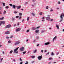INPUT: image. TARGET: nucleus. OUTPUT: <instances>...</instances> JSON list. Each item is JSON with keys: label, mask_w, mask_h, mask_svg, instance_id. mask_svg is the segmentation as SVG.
Segmentation results:
<instances>
[{"label": "nucleus", "mask_w": 64, "mask_h": 64, "mask_svg": "<svg viewBox=\"0 0 64 64\" xmlns=\"http://www.w3.org/2000/svg\"><path fill=\"white\" fill-rule=\"evenodd\" d=\"M11 26L10 24H9L7 26H6V28H10Z\"/></svg>", "instance_id": "obj_1"}, {"label": "nucleus", "mask_w": 64, "mask_h": 64, "mask_svg": "<svg viewBox=\"0 0 64 64\" xmlns=\"http://www.w3.org/2000/svg\"><path fill=\"white\" fill-rule=\"evenodd\" d=\"M42 56H40L38 57V59L39 60H41V59L42 58Z\"/></svg>", "instance_id": "obj_2"}, {"label": "nucleus", "mask_w": 64, "mask_h": 64, "mask_svg": "<svg viewBox=\"0 0 64 64\" xmlns=\"http://www.w3.org/2000/svg\"><path fill=\"white\" fill-rule=\"evenodd\" d=\"M21 29L20 28H19L16 30V32H19V31H21Z\"/></svg>", "instance_id": "obj_3"}, {"label": "nucleus", "mask_w": 64, "mask_h": 64, "mask_svg": "<svg viewBox=\"0 0 64 64\" xmlns=\"http://www.w3.org/2000/svg\"><path fill=\"white\" fill-rule=\"evenodd\" d=\"M57 38V36H56L53 39V42H54L55 40H56V39Z\"/></svg>", "instance_id": "obj_4"}, {"label": "nucleus", "mask_w": 64, "mask_h": 64, "mask_svg": "<svg viewBox=\"0 0 64 64\" xmlns=\"http://www.w3.org/2000/svg\"><path fill=\"white\" fill-rule=\"evenodd\" d=\"M0 23H1L2 25V24H5V22L4 21H1L0 22Z\"/></svg>", "instance_id": "obj_5"}, {"label": "nucleus", "mask_w": 64, "mask_h": 64, "mask_svg": "<svg viewBox=\"0 0 64 64\" xmlns=\"http://www.w3.org/2000/svg\"><path fill=\"white\" fill-rule=\"evenodd\" d=\"M61 20L60 21H59V22H61L62 21V22L63 21V17H62V16H61Z\"/></svg>", "instance_id": "obj_6"}, {"label": "nucleus", "mask_w": 64, "mask_h": 64, "mask_svg": "<svg viewBox=\"0 0 64 64\" xmlns=\"http://www.w3.org/2000/svg\"><path fill=\"white\" fill-rule=\"evenodd\" d=\"M19 47H18L16 49H15V50H14V52H17V50H18V49H19Z\"/></svg>", "instance_id": "obj_7"}, {"label": "nucleus", "mask_w": 64, "mask_h": 64, "mask_svg": "<svg viewBox=\"0 0 64 64\" xmlns=\"http://www.w3.org/2000/svg\"><path fill=\"white\" fill-rule=\"evenodd\" d=\"M24 48L22 47V48H20V50L22 51H24Z\"/></svg>", "instance_id": "obj_8"}, {"label": "nucleus", "mask_w": 64, "mask_h": 64, "mask_svg": "<svg viewBox=\"0 0 64 64\" xmlns=\"http://www.w3.org/2000/svg\"><path fill=\"white\" fill-rule=\"evenodd\" d=\"M36 33H39V30H36Z\"/></svg>", "instance_id": "obj_9"}, {"label": "nucleus", "mask_w": 64, "mask_h": 64, "mask_svg": "<svg viewBox=\"0 0 64 64\" xmlns=\"http://www.w3.org/2000/svg\"><path fill=\"white\" fill-rule=\"evenodd\" d=\"M10 33V32H8L6 33V34H7V35L8 34H9Z\"/></svg>", "instance_id": "obj_10"}, {"label": "nucleus", "mask_w": 64, "mask_h": 64, "mask_svg": "<svg viewBox=\"0 0 64 64\" xmlns=\"http://www.w3.org/2000/svg\"><path fill=\"white\" fill-rule=\"evenodd\" d=\"M50 44V43L49 42H48L47 43H45L44 45H49Z\"/></svg>", "instance_id": "obj_11"}, {"label": "nucleus", "mask_w": 64, "mask_h": 64, "mask_svg": "<svg viewBox=\"0 0 64 64\" xmlns=\"http://www.w3.org/2000/svg\"><path fill=\"white\" fill-rule=\"evenodd\" d=\"M20 43V42H18L16 43L15 44V45H17L18 44H19Z\"/></svg>", "instance_id": "obj_12"}, {"label": "nucleus", "mask_w": 64, "mask_h": 64, "mask_svg": "<svg viewBox=\"0 0 64 64\" xmlns=\"http://www.w3.org/2000/svg\"><path fill=\"white\" fill-rule=\"evenodd\" d=\"M46 19H47V20H49L50 19V18L49 17H48L46 18Z\"/></svg>", "instance_id": "obj_13"}, {"label": "nucleus", "mask_w": 64, "mask_h": 64, "mask_svg": "<svg viewBox=\"0 0 64 64\" xmlns=\"http://www.w3.org/2000/svg\"><path fill=\"white\" fill-rule=\"evenodd\" d=\"M58 26H59V25H56V27H57L58 29H58H59V27Z\"/></svg>", "instance_id": "obj_14"}, {"label": "nucleus", "mask_w": 64, "mask_h": 64, "mask_svg": "<svg viewBox=\"0 0 64 64\" xmlns=\"http://www.w3.org/2000/svg\"><path fill=\"white\" fill-rule=\"evenodd\" d=\"M16 8V6H15V5H13L12 7V8L13 9H15Z\"/></svg>", "instance_id": "obj_15"}, {"label": "nucleus", "mask_w": 64, "mask_h": 64, "mask_svg": "<svg viewBox=\"0 0 64 64\" xmlns=\"http://www.w3.org/2000/svg\"><path fill=\"white\" fill-rule=\"evenodd\" d=\"M63 14H62L60 16V17L61 18V16H62V17H64V14L63 15Z\"/></svg>", "instance_id": "obj_16"}, {"label": "nucleus", "mask_w": 64, "mask_h": 64, "mask_svg": "<svg viewBox=\"0 0 64 64\" xmlns=\"http://www.w3.org/2000/svg\"><path fill=\"white\" fill-rule=\"evenodd\" d=\"M20 16H22V13H20L19 14Z\"/></svg>", "instance_id": "obj_17"}, {"label": "nucleus", "mask_w": 64, "mask_h": 64, "mask_svg": "<svg viewBox=\"0 0 64 64\" xmlns=\"http://www.w3.org/2000/svg\"><path fill=\"white\" fill-rule=\"evenodd\" d=\"M3 6L4 7H5V5H6V4H5V3H3Z\"/></svg>", "instance_id": "obj_18"}, {"label": "nucleus", "mask_w": 64, "mask_h": 64, "mask_svg": "<svg viewBox=\"0 0 64 64\" xmlns=\"http://www.w3.org/2000/svg\"><path fill=\"white\" fill-rule=\"evenodd\" d=\"M36 29V28H32V30H35Z\"/></svg>", "instance_id": "obj_19"}, {"label": "nucleus", "mask_w": 64, "mask_h": 64, "mask_svg": "<svg viewBox=\"0 0 64 64\" xmlns=\"http://www.w3.org/2000/svg\"><path fill=\"white\" fill-rule=\"evenodd\" d=\"M13 50H11L10 51V54H11L12 53H13Z\"/></svg>", "instance_id": "obj_20"}, {"label": "nucleus", "mask_w": 64, "mask_h": 64, "mask_svg": "<svg viewBox=\"0 0 64 64\" xmlns=\"http://www.w3.org/2000/svg\"><path fill=\"white\" fill-rule=\"evenodd\" d=\"M21 8V6H18V9H20Z\"/></svg>", "instance_id": "obj_21"}, {"label": "nucleus", "mask_w": 64, "mask_h": 64, "mask_svg": "<svg viewBox=\"0 0 64 64\" xmlns=\"http://www.w3.org/2000/svg\"><path fill=\"white\" fill-rule=\"evenodd\" d=\"M4 19V17L2 18H0V20H2Z\"/></svg>", "instance_id": "obj_22"}, {"label": "nucleus", "mask_w": 64, "mask_h": 64, "mask_svg": "<svg viewBox=\"0 0 64 64\" xmlns=\"http://www.w3.org/2000/svg\"><path fill=\"white\" fill-rule=\"evenodd\" d=\"M22 53L23 54H25L26 53V51H25L24 52H23Z\"/></svg>", "instance_id": "obj_23"}, {"label": "nucleus", "mask_w": 64, "mask_h": 64, "mask_svg": "<svg viewBox=\"0 0 64 64\" xmlns=\"http://www.w3.org/2000/svg\"><path fill=\"white\" fill-rule=\"evenodd\" d=\"M6 13V11H4V14H5Z\"/></svg>", "instance_id": "obj_24"}, {"label": "nucleus", "mask_w": 64, "mask_h": 64, "mask_svg": "<svg viewBox=\"0 0 64 64\" xmlns=\"http://www.w3.org/2000/svg\"><path fill=\"white\" fill-rule=\"evenodd\" d=\"M51 55L52 56H54V53H53V52H52V54Z\"/></svg>", "instance_id": "obj_25"}, {"label": "nucleus", "mask_w": 64, "mask_h": 64, "mask_svg": "<svg viewBox=\"0 0 64 64\" xmlns=\"http://www.w3.org/2000/svg\"><path fill=\"white\" fill-rule=\"evenodd\" d=\"M50 11L51 12H53V9L52 8L50 10Z\"/></svg>", "instance_id": "obj_26"}, {"label": "nucleus", "mask_w": 64, "mask_h": 64, "mask_svg": "<svg viewBox=\"0 0 64 64\" xmlns=\"http://www.w3.org/2000/svg\"><path fill=\"white\" fill-rule=\"evenodd\" d=\"M32 15H33V16H35V14H32Z\"/></svg>", "instance_id": "obj_27"}, {"label": "nucleus", "mask_w": 64, "mask_h": 64, "mask_svg": "<svg viewBox=\"0 0 64 64\" xmlns=\"http://www.w3.org/2000/svg\"><path fill=\"white\" fill-rule=\"evenodd\" d=\"M17 13H18V12H16V11H15L14 12V13L15 14H17Z\"/></svg>", "instance_id": "obj_28"}, {"label": "nucleus", "mask_w": 64, "mask_h": 64, "mask_svg": "<svg viewBox=\"0 0 64 64\" xmlns=\"http://www.w3.org/2000/svg\"><path fill=\"white\" fill-rule=\"evenodd\" d=\"M3 58L1 59V61H0V62H2V60H3Z\"/></svg>", "instance_id": "obj_29"}, {"label": "nucleus", "mask_w": 64, "mask_h": 64, "mask_svg": "<svg viewBox=\"0 0 64 64\" xmlns=\"http://www.w3.org/2000/svg\"><path fill=\"white\" fill-rule=\"evenodd\" d=\"M12 21H14L15 20V18H12Z\"/></svg>", "instance_id": "obj_30"}, {"label": "nucleus", "mask_w": 64, "mask_h": 64, "mask_svg": "<svg viewBox=\"0 0 64 64\" xmlns=\"http://www.w3.org/2000/svg\"><path fill=\"white\" fill-rule=\"evenodd\" d=\"M36 52H37V50H36L34 52V53H36Z\"/></svg>", "instance_id": "obj_31"}, {"label": "nucleus", "mask_w": 64, "mask_h": 64, "mask_svg": "<svg viewBox=\"0 0 64 64\" xmlns=\"http://www.w3.org/2000/svg\"><path fill=\"white\" fill-rule=\"evenodd\" d=\"M27 21H29V18L28 17L27 19Z\"/></svg>", "instance_id": "obj_32"}, {"label": "nucleus", "mask_w": 64, "mask_h": 64, "mask_svg": "<svg viewBox=\"0 0 64 64\" xmlns=\"http://www.w3.org/2000/svg\"><path fill=\"white\" fill-rule=\"evenodd\" d=\"M49 60H52V58H49Z\"/></svg>", "instance_id": "obj_33"}, {"label": "nucleus", "mask_w": 64, "mask_h": 64, "mask_svg": "<svg viewBox=\"0 0 64 64\" xmlns=\"http://www.w3.org/2000/svg\"><path fill=\"white\" fill-rule=\"evenodd\" d=\"M35 57V56H32V59H33V58H34Z\"/></svg>", "instance_id": "obj_34"}, {"label": "nucleus", "mask_w": 64, "mask_h": 64, "mask_svg": "<svg viewBox=\"0 0 64 64\" xmlns=\"http://www.w3.org/2000/svg\"><path fill=\"white\" fill-rule=\"evenodd\" d=\"M40 15H42V12H40Z\"/></svg>", "instance_id": "obj_35"}, {"label": "nucleus", "mask_w": 64, "mask_h": 64, "mask_svg": "<svg viewBox=\"0 0 64 64\" xmlns=\"http://www.w3.org/2000/svg\"><path fill=\"white\" fill-rule=\"evenodd\" d=\"M20 61H22V59H21V58H20Z\"/></svg>", "instance_id": "obj_36"}, {"label": "nucleus", "mask_w": 64, "mask_h": 64, "mask_svg": "<svg viewBox=\"0 0 64 64\" xmlns=\"http://www.w3.org/2000/svg\"><path fill=\"white\" fill-rule=\"evenodd\" d=\"M20 24V22H18L17 24V26H19V24Z\"/></svg>", "instance_id": "obj_37"}, {"label": "nucleus", "mask_w": 64, "mask_h": 64, "mask_svg": "<svg viewBox=\"0 0 64 64\" xmlns=\"http://www.w3.org/2000/svg\"><path fill=\"white\" fill-rule=\"evenodd\" d=\"M8 43H11V41L10 40H9L8 41Z\"/></svg>", "instance_id": "obj_38"}, {"label": "nucleus", "mask_w": 64, "mask_h": 64, "mask_svg": "<svg viewBox=\"0 0 64 64\" xmlns=\"http://www.w3.org/2000/svg\"><path fill=\"white\" fill-rule=\"evenodd\" d=\"M48 8H49V7H48V6H47L46 7V9H48Z\"/></svg>", "instance_id": "obj_39"}, {"label": "nucleus", "mask_w": 64, "mask_h": 64, "mask_svg": "<svg viewBox=\"0 0 64 64\" xmlns=\"http://www.w3.org/2000/svg\"><path fill=\"white\" fill-rule=\"evenodd\" d=\"M6 9H9V7H8V6H6Z\"/></svg>", "instance_id": "obj_40"}, {"label": "nucleus", "mask_w": 64, "mask_h": 64, "mask_svg": "<svg viewBox=\"0 0 64 64\" xmlns=\"http://www.w3.org/2000/svg\"><path fill=\"white\" fill-rule=\"evenodd\" d=\"M10 5L11 6H13V5L12 4H10Z\"/></svg>", "instance_id": "obj_41"}, {"label": "nucleus", "mask_w": 64, "mask_h": 64, "mask_svg": "<svg viewBox=\"0 0 64 64\" xmlns=\"http://www.w3.org/2000/svg\"><path fill=\"white\" fill-rule=\"evenodd\" d=\"M13 36H12L10 38H13Z\"/></svg>", "instance_id": "obj_42"}, {"label": "nucleus", "mask_w": 64, "mask_h": 64, "mask_svg": "<svg viewBox=\"0 0 64 64\" xmlns=\"http://www.w3.org/2000/svg\"><path fill=\"white\" fill-rule=\"evenodd\" d=\"M19 16H16V18H19Z\"/></svg>", "instance_id": "obj_43"}, {"label": "nucleus", "mask_w": 64, "mask_h": 64, "mask_svg": "<svg viewBox=\"0 0 64 64\" xmlns=\"http://www.w3.org/2000/svg\"><path fill=\"white\" fill-rule=\"evenodd\" d=\"M40 28V26H39L38 27H37L36 28V29H39V28Z\"/></svg>", "instance_id": "obj_44"}, {"label": "nucleus", "mask_w": 64, "mask_h": 64, "mask_svg": "<svg viewBox=\"0 0 64 64\" xmlns=\"http://www.w3.org/2000/svg\"><path fill=\"white\" fill-rule=\"evenodd\" d=\"M28 4V2H26L25 3V5H26V4Z\"/></svg>", "instance_id": "obj_45"}, {"label": "nucleus", "mask_w": 64, "mask_h": 64, "mask_svg": "<svg viewBox=\"0 0 64 64\" xmlns=\"http://www.w3.org/2000/svg\"><path fill=\"white\" fill-rule=\"evenodd\" d=\"M40 46V44H38L37 45V47H38L39 46Z\"/></svg>", "instance_id": "obj_46"}, {"label": "nucleus", "mask_w": 64, "mask_h": 64, "mask_svg": "<svg viewBox=\"0 0 64 64\" xmlns=\"http://www.w3.org/2000/svg\"><path fill=\"white\" fill-rule=\"evenodd\" d=\"M49 54V52H48V53H47L46 54V55H48V54Z\"/></svg>", "instance_id": "obj_47"}, {"label": "nucleus", "mask_w": 64, "mask_h": 64, "mask_svg": "<svg viewBox=\"0 0 64 64\" xmlns=\"http://www.w3.org/2000/svg\"><path fill=\"white\" fill-rule=\"evenodd\" d=\"M59 54V53L58 52V53L57 54H56L57 55H58Z\"/></svg>", "instance_id": "obj_48"}, {"label": "nucleus", "mask_w": 64, "mask_h": 64, "mask_svg": "<svg viewBox=\"0 0 64 64\" xmlns=\"http://www.w3.org/2000/svg\"><path fill=\"white\" fill-rule=\"evenodd\" d=\"M54 20L53 19H52L51 20V21L52 22Z\"/></svg>", "instance_id": "obj_49"}, {"label": "nucleus", "mask_w": 64, "mask_h": 64, "mask_svg": "<svg viewBox=\"0 0 64 64\" xmlns=\"http://www.w3.org/2000/svg\"><path fill=\"white\" fill-rule=\"evenodd\" d=\"M29 31V30H28L27 31V32H28Z\"/></svg>", "instance_id": "obj_50"}, {"label": "nucleus", "mask_w": 64, "mask_h": 64, "mask_svg": "<svg viewBox=\"0 0 64 64\" xmlns=\"http://www.w3.org/2000/svg\"><path fill=\"white\" fill-rule=\"evenodd\" d=\"M45 19V17L44 16L43 17L42 19Z\"/></svg>", "instance_id": "obj_51"}, {"label": "nucleus", "mask_w": 64, "mask_h": 64, "mask_svg": "<svg viewBox=\"0 0 64 64\" xmlns=\"http://www.w3.org/2000/svg\"><path fill=\"white\" fill-rule=\"evenodd\" d=\"M9 37H6V38L7 39H9Z\"/></svg>", "instance_id": "obj_52"}, {"label": "nucleus", "mask_w": 64, "mask_h": 64, "mask_svg": "<svg viewBox=\"0 0 64 64\" xmlns=\"http://www.w3.org/2000/svg\"><path fill=\"white\" fill-rule=\"evenodd\" d=\"M2 9V8L0 7V10H1Z\"/></svg>", "instance_id": "obj_53"}, {"label": "nucleus", "mask_w": 64, "mask_h": 64, "mask_svg": "<svg viewBox=\"0 0 64 64\" xmlns=\"http://www.w3.org/2000/svg\"><path fill=\"white\" fill-rule=\"evenodd\" d=\"M58 4H60V2H58Z\"/></svg>", "instance_id": "obj_54"}, {"label": "nucleus", "mask_w": 64, "mask_h": 64, "mask_svg": "<svg viewBox=\"0 0 64 64\" xmlns=\"http://www.w3.org/2000/svg\"><path fill=\"white\" fill-rule=\"evenodd\" d=\"M15 53H16V54H18V52H16Z\"/></svg>", "instance_id": "obj_55"}, {"label": "nucleus", "mask_w": 64, "mask_h": 64, "mask_svg": "<svg viewBox=\"0 0 64 64\" xmlns=\"http://www.w3.org/2000/svg\"><path fill=\"white\" fill-rule=\"evenodd\" d=\"M41 52L42 53H43V50H42L41 51Z\"/></svg>", "instance_id": "obj_56"}, {"label": "nucleus", "mask_w": 64, "mask_h": 64, "mask_svg": "<svg viewBox=\"0 0 64 64\" xmlns=\"http://www.w3.org/2000/svg\"><path fill=\"white\" fill-rule=\"evenodd\" d=\"M2 25V24H1V23L0 22V26Z\"/></svg>", "instance_id": "obj_57"}, {"label": "nucleus", "mask_w": 64, "mask_h": 64, "mask_svg": "<svg viewBox=\"0 0 64 64\" xmlns=\"http://www.w3.org/2000/svg\"><path fill=\"white\" fill-rule=\"evenodd\" d=\"M42 21H45V20H42Z\"/></svg>", "instance_id": "obj_58"}, {"label": "nucleus", "mask_w": 64, "mask_h": 64, "mask_svg": "<svg viewBox=\"0 0 64 64\" xmlns=\"http://www.w3.org/2000/svg\"><path fill=\"white\" fill-rule=\"evenodd\" d=\"M15 26H16V24H14V27H15Z\"/></svg>", "instance_id": "obj_59"}, {"label": "nucleus", "mask_w": 64, "mask_h": 64, "mask_svg": "<svg viewBox=\"0 0 64 64\" xmlns=\"http://www.w3.org/2000/svg\"><path fill=\"white\" fill-rule=\"evenodd\" d=\"M13 61H14V62H15V61H16L15 60H13Z\"/></svg>", "instance_id": "obj_60"}, {"label": "nucleus", "mask_w": 64, "mask_h": 64, "mask_svg": "<svg viewBox=\"0 0 64 64\" xmlns=\"http://www.w3.org/2000/svg\"><path fill=\"white\" fill-rule=\"evenodd\" d=\"M36 1V0H33V2H35Z\"/></svg>", "instance_id": "obj_61"}, {"label": "nucleus", "mask_w": 64, "mask_h": 64, "mask_svg": "<svg viewBox=\"0 0 64 64\" xmlns=\"http://www.w3.org/2000/svg\"><path fill=\"white\" fill-rule=\"evenodd\" d=\"M44 31H42V33H44Z\"/></svg>", "instance_id": "obj_62"}, {"label": "nucleus", "mask_w": 64, "mask_h": 64, "mask_svg": "<svg viewBox=\"0 0 64 64\" xmlns=\"http://www.w3.org/2000/svg\"><path fill=\"white\" fill-rule=\"evenodd\" d=\"M28 62H26V63L25 64H28Z\"/></svg>", "instance_id": "obj_63"}, {"label": "nucleus", "mask_w": 64, "mask_h": 64, "mask_svg": "<svg viewBox=\"0 0 64 64\" xmlns=\"http://www.w3.org/2000/svg\"><path fill=\"white\" fill-rule=\"evenodd\" d=\"M23 64V63L22 62H21L20 63V64Z\"/></svg>", "instance_id": "obj_64"}]
</instances>
